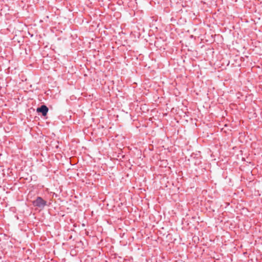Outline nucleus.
Segmentation results:
<instances>
[{
	"label": "nucleus",
	"mask_w": 262,
	"mask_h": 262,
	"mask_svg": "<svg viewBox=\"0 0 262 262\" xmlns=\"http://www.w3.org/2000/svg\"><path fill=\"white\" fill-rule=\"evenodd\" d=\"M46 204V202L40 197H38L33 202V205L34 206L38 207L39 208H43Z\"/></svg>",
	"instance_id": "obj_1"
},
{
	"label": "nucleus",
	"mask_w": 262,
	"mask_h": 262,
	"mask_svg": "<svg viewBox=\"0 0 262 262\" xmlns=\"http://www.w3.org/2000/svg\"><path fill=\"white\" fill-rule=\"evenodd\" d=\"M37 112L41 113L42 115L45 116L48 112V108L46 105H41L40 107L37 108Z\"/></svg>",
	"instance_id": "obj_2"
}]
</instances>
